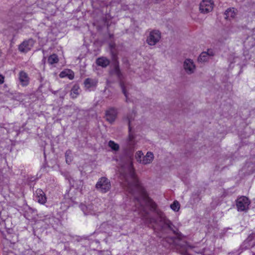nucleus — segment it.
<instances>
[{
  "mask_svg": "<svg viewBox=\"0 0 255 255\" xmlns=\"http://www.w3.org/2000/svg\"><path fill=\"white\" fill-rule=\"evenodd\" d=\"M153 154L151 152H147L145 156L142 157L141 164L145 165L152 162L153 160Z\"/></svg>",
  "mask_w": 255,
  "mask_h": 255,
  "instance_id": "15",
  "label": "nucleus"
},
{
  "mask_svg": "<svg viewBox=\"0 0 255 255\" xmlns=\"http://www.w3.org/2000/svg\"><path fill=\"white\" fill-rule=\"evenodd\" d=\"M34 44V41L32 39H29L27 40L24 41L21 43L18 47V49L22 52H27L31 49Z\"/></svg>",
  "mask_w": 255,
  "mask_h": 255,
  "instance_id": "9",
  "label": "nucleus"
},
{
  "mask_svg": "<svg viewBox=\"0 0 255 255\" xmlns=\"http://www.w3.org/2000/svg\"><path fill=\"white\" fill-rule=\"evenodd\" d=\"M214 3L211 0H203L200 4L201 12L207 13L212 10Z\"/></svg>",
  "mask_w": 255,
  "mask_h": 255,
  "instance_id": "6",
  "label": "nucleus"
},
{
  "mask_svg": "<svg viewBox=\"0 0 255 255\" xmlns=\"http://www.w3.org/2000/svg\"><path fill=\"white\" fill-rule=\"evenodd\" d=\"M108 145L114 151H118L120 148L119 145L118 143H116L113 140L109 141L108 143Z\"/></svg>",
  "mask_w": 255,
  "mask_h": 255,
  "instance_id": "25",
  "label": "nucleus"
},
{
  "mask_svg": "<svg viewBox=\"0 0 255 255\" xmlns=\"http://www.w3.org/2000/svg\"><path fill=\"white\" fill-rule=\"evenodd\" d=\"M111 54L112 56L113 59L114 60H116L117 56V53L115 52L114 50H111Z\"/></svg>",
  "mask_w": 255,
  "mask_h": 255,
  "instance_id": "29",
  "label": "nucleus"
},
{
  "mask_svg": "<svg viewBox=\"0 0 255 255\" xmlns=\"http://www.w3.org/2000/svg\"><path fill=\"white\" fill-rule=\"evenodd\" d=\"M98 83V81L97 79L88 78L84 80V85L86 90L91 91L96 88Z\"/></svg>",
  "mask_w": 255,
  "mask_h": 255,
  "instance_id": "8",
  "label": "nucleus"
},
{
  "mask_svg": "<svg viewBox=\"0 0 255 255\" xmlns=\"http://www.w3.org/2000/svg\"><path fill=\"white\" fill-rule=\"evenodd\" d=\"M92 206L89 205L88 206L84 207L82 209L85 215H95V212L92 209Z\"/></svg>",
  "mask_w": 255,
  "mask_h": 255,
  "instance_id": "23",
  "label": "nucleus"
},
{
  "mask_svg": "<svg viewBox=\"0 0 255 255\" xmlns=\"http://www.w3.org/2000/svg\"><path fill=\"white\" fill-rule=\"evenodd\" d=\"M171 208L174 211H178L180 209V204L177 201L173 202L170 205Z\"/></svg>",
  "mask_w": 255,
  "mask_h": 255,
  "instance_id": "27",
  "label": "nucleus"
},
{
  "mask_svg": "<svg viewBox=\"0 0 255 255\" xmlns=\"http://www.w3.org/2000/svg\"><path fill=\"white\" fill-rule=\"evenodd\" d=\"M255 238V232H253L251 234H250L247 239L245 240L243 245L241 246V248L242 249H247L249 248V242L252 241Z\"/></svg>",
  "mask_w": 255,
  "mask_h": 255,
  "instance_id": "18",
  "label": "nucleus"
},
{
  "mask_svg": "<svg viewBox=\"0 0 255 255\" xmlns=\"http://www.w3.org/2000/svg\"><path fill=\"white\" fill-rule=\"evenodd\" d=\"M65 155L66 163L70 164L72 161V151L70 149L66 150L65 153Z\"/></svg>",
  "mask_w": 255,
  "mask_h": 255,
  "instance_id": "24",
  "label": "nucleus"
},
{
  "mask_svg": "<svg viewBox=\"0 0 255 255\" xmlns=\"http://www.w3.org/2000/svg\"><path fill=\"white\" fill-rule=\"evenodd\" d=\"M59 59L57 55L55 54H53L50 55L48 58V62L49 64L52 65L55 63H58Z\"/></svg>",
  "mask_w": 255,
  "mask_h": 255,
  "instance_id": "22",
  "label": "nucleus"
},
{
  "mask_svg": "<svg viewBox=\"0 0 255 255\" xmlns=\"http://www.w3.org/2000/svg\"><path fill=\"white\" fill-rule=\"evenodd\" d=\"M214 55V52L212 49H208L207 52H203L199 56L198 61L199 62H205L209 60V57Z\"/></svg>",
  "mask_w": 255,
  "mask_h": 255,
  "instance_id": "10",
  "label": "nucleus"
},
{
  "mask_svg": "<svg viewBox=\"0 0 255 255\" xmlns=\"http://www.w3.org/2000/svg\"><path fill=\"white\" fill-rule=\"evenodd\" d=\"M96 189L102 193L108 192L111 188L110 180L105 177H101L96 184Z\"/></svg>",
  "mask_w": 255,
  "mask_h": 255,
  "instance_id": "3",
  "label": "nucleus"
},
{
  "mask_svg": "<svg viewBox=\"0 0 255 255\" xmlns=\"http://www.w3.org/2000/svg\"><path fill=\"white\" fill-rule=\"evenodd\" d=\"M114 72L118 76L119 78H121L122 74L120 71L119 66L118 65H115L114 68Z\"/></svg>",
  "mask_w": 255,
  "mask_h": 255,
  "instance_id": "28",
  "label": "nucleus"
},
{
  "mask_svg": "<svg viewBox=\"0 0 255 255\" xmlns=\"http://www.w3.org/2000/svg\"><path fill=\"white\" fill-rule=\"evenodd\" d=\"M183 68L188 74H192L195 70L196 66L192 60L186 59L183 63Z\"/></svg>",
  "mask_w": 255,
  "mask_h": 255,
  "instance_id": "7",
  "label": "nucleus"
},
{
  "mask_svg": "<svg viewBox=\"0 0 255 255\" xmlns=\"http://www.w3.org/2000/svg\"><path fill=\"white\" fill-rule=\"evenodd\" d=\"M161 38V33L159 30H153L147 37L146 42L151 46L155 45Z\"/></svg>",
  "mask_w": 255,
  "mask_h": 255,
  "instance_id": "5",
  "label": "nucleus"
},
{
  "mask_svg": "<svg viewBox=\"0 0 255 255\" xmlns=\"http://www.w3.org/2000/svg\"><path fill=\"white\" fill-rule=\"evenodd\" d=\"M120 85L122 89V92L126 97V102H128L129 100L128 91L131 87V85L129 83H126L123 81H121Z\"/></svg>",
  "mask_w": 255,
  "mask_h": 255,
  "instance_id": "13",
  "label": "nucleus"
},
{
  "mask_svg": "<svg viewBox=\"0 0 255 255\" xmlns=\"http://www.w3.org/2000/svg\"><path fill=\"white\" fill-rule=\"evenodd\" d=\"M237 9L234 7L228 8L225 12V14L226 17V18H234L236 15Z\"/></svg>",
  "mask_w": 255,
  "mask_h": 255,
  "instance_id": "19",
  "label": "nucleus"
},
{
  "mask_svg": "<svg viewBox=\"0 0 255 255\" xmlns=\"http://www.w3.org/2000/svg\"><path fill=\"white\" fill-rule=\"evenodd\" d=\"M79 90L80 87L78 84H76L73 86L70 93V95L72 98L75 99L77 98V97L79 95Z\"/></svg>",
  "mask_w": 255,
  "mask_h": 255,
  "instance_id": "20",
  "label": "nucleus"
},
{
  "mask_svg": "<svg viewBox=\"0 0 255 255\" xmlns=\"http://www.w3.org/2000/svg\"><path fill=\"white\" fill-rule=\"evenodd\" d=\"M125 189L132 195L136 201V208L138 212L143 217H146L148 212L146 210L144 204L148 207L150 211L155 212L157 215V218L149 217L146 219L147 222L160 225L162 229L168 228L173 232L179 239L182 238V235L178 232L172 222L168 220L164 214L160 210L157 209V204L149 197L145 189L138 179L133 168L132 161H130L128 169V173L125 176V181L124 183Z\"/></svg>",
  "mask_w": 255,
  "mask_h": 255,
  "instance_id": "1",
  "label": "nucleus"
},
{
  "mask_svg": "<svg viewBox=\"0 0 255 255\" xmlns=\"http://www.w3.org/2000/svg\"><path fill=\"white\" fill-rule=\"evenodd\" d=\"M135 117V113L132 112L130 115H128L127 117L128 124V136L126 140L124 148L126 151H132L134 150L136 141L135 140V136L131 132V122Z\"/></svg>",
  "mask_w": 255,
  "mask_h": 255,
  "instance_id": "2",
  "label": "nucleus"
},
{
  "mask_svg": "<svg viewBox=\"0 0 255 255\" xmlns=\"http://www.w3.org/2000/svg\"><path fill=\"white\" fill-rule=\"evenodd\" d=\"M96 63L98 65L103 67H106L110 64V60L106 57H102L98 58L96 60Z\"/></svg>",
  "mask_w": 255,
  "mask_h": 255,
  "instance_id": "16",
  "label": "nucleus"
},
{
  "mask_svg": "<svg viewBox=\"0 0 255 255\" xmlns=\"http://www.w3.org/2000/svg\"><path fill=\"white\" fill-rule=\"evenodd\" d=\"M59 76L61 78L67 77L70 80H73L74 78V73L70 70H64L60 73Z\"/></svg>",
  "mask_w": 255,
  "mask_h": 255,
  "instance_id": "17",
  "label": "nucleus"
},
{
  "mask_svg": "<svg viewBox=\"0 0 255 255\" xmlns=\"http://www.w3.org/2000/svg\"><path fill=\"white\" fill-rule=\"evenodd\" d=\"M135 158L136 159V161L141 163L142 159V157L143 156V154L142 152L140 150L137 151L135 153Z\"/></svg>",
  "mask_w": 255,
  "mask_h": 255,
  "instance_id": "26",
  "label": "nucleus"
},
{
  "mask_svg": "<svg viewBox=\"0 0 255 255\" xmlns=\"http://www.w3.org/2000/svg\"><path fill=\"white\" fill-rule=\"evenodd\" d=\"M253 255H255V253Z\"/></svg>",
  "mask_w": 255,
  "mask_h": 255,
  "instance_id": "32",
  "label": "nucleus"
},
{
  "mask_svg": "<svg viewBox=\"0 0 255 255\" xmlns=\"http://www.w3.org/2000/svg\"><path fill=\"white\" fill-rule=\"evenodd\" d=\"M4 76L2 75H0V85L2 84L4 82Z\"/></svg>",
  "mask_w": 255,
  "mask_h": 255,
  "instance_id": "30",
  "label": "nucleus"
},
{
  "mask_svg": "<svg viewBox=\"0 0 255 255\" xmlns=\"http://www.w3.org/2000/svg\"><path fill=\"white\" fill-rule=\"evenodd\" d=\"M19 80L22 85L23 86H27L29 84V78L26 73L21 71L19 73Z\"/></svg>",
  "mask_w": 255,
  "mask_h": 255,
  "instance_id": "14",
  "label": "nucleus"
},
{
  "mask_svg": "<svg viewBox=\"0 0 255 255\" xmlns=\"http://www.w3.org/2000/svg\"><path fill=\"white\" fill-rule=\"evenodd\" d=\"M158 2V0H156V2Z\"/></svg>",
  "mask_w": 255,
  "mask_h": 255,
  "instance_id": "31",
  "label": "nucleus"
},
{
  "mask_svg": "<svg viewBox=\"0 0 255 255\" xmlns=\"http://www.w3.org/2000/svg\"><path fill=\"white\" fill-rule=\"evenodd\" d=\"M251 202L246 196L239 197L236 200V206L238 211H247L249 208Z\"/></svg>",
  "mask_w": 255,
  "mask_h": 255,
  "instance_id": "4",
  "label": "nucleus"
},
{
  "mask_svg": "<svg viewBox=\"0 0 255 255\" xmlns=\"http://www.w3.org/2000/svg\"><path fill=\"white\" fill-rule=\"evenodd\" d=\"M35 199L38 202L44 204L46 202V197L44 192L40 189H38L35 191Z\"/></svg>",
  "mask_w": 255,
  "mask_h": 255,
  "instance_id": "12",
  "label": "nucleus"
},
{
  "mask_svg": "<svg viewBox=\"0 0 255 255\" xmlns=\"http://www.w3.org/2000/svg\"><path fill=\"white\" fill-rule=\"evenodd\" d=\"M117 115V110L114 108H110L106 111V120L112 123L115 121Z\"/></svg>",
  "mask_w": 255,
  "mask_h": 255,
  "instance_id": "11",
  "label": "nucleus"
},
{
  "mask_svg": "<svg viewBox=\"0 0 255 255\" xmlns=\"http://www.w3.org/2000/svg\"><path fill=\"white\" fill-rule=\"evenodd\" d=\"M189 248L192 249V247L188 245L186 242H185L184 244L181 246V248L179 249V252L183 255H190L187 252Z\"/></svg>",
  "mask_w": 255,
  "mask_h": 255,
  "instance_id": "21",
  "label": "nucleus"
}]
</instances>
